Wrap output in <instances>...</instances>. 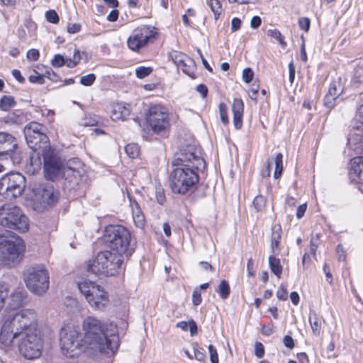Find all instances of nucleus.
Listing matches in <instances>:
<instances>
[{"mask_svg": "<svg viewBox=\"0 0 363 363\" xmlns=\"http://www.w3.org/2000/svg\"><path fill=\"white\" fill-rule=\"evenodd\" d=\"M266 203L265 198L262 195H257L253 201L255 208L257 211H261L264 207Z\"/></svg>", "mask_w": 363, "mask_h": 363, "instance_id": "nucleus-43", "label": "nucleus"}, {"mask_svg": "<svg viewBox=\"0 0 363 363\" xmlns=\"http://www.w3.org/2000/svg\"><path fill=\"white\" fill-rule=\"evenodd\" d=\"M199 150L187 146L181 151L172 164L177 166L169 176V186L174 194L184 195L196 188L199 177L196 170L205 168V161Z\"/></svg>", "mask_w": 363, "mask_h": 363, "instance_id": "nucleus-3", "label": "nucleus"}, {"mask_svg": "<svg viewBox=\"0 0 363 363\" xmlns=\"http://www.w3.org/2000/svg\"><path fill=\"white\" fill-rule=\"evenodd\" d=\"M347 151L348 156L354 157L355 155L363 152V128L357 127L354 129L347 138Z\"/></svg>", "mask_w": 363, "mask_h": 363, "instance_id": "nucleus-16", "label": "nucleus"}, {"mask_svg": "<svg viewBox=\"0 0 363 363\" xmlns=\"http://www.w3.org/2000/svg\"><path fill=\"white\" fill-rule=\"evenodd\" d=\"M35 200L46 205L54 204L58 199V193L55 191L54 186L50 184H43L36 189Z\"/></svg>", "mask_w": 363, "mask_h": 363, "instance_id": "nucleus-17", "label": "nucleus"}, {"mask_svg": "<svg viewBox=\"0 0 363 363\" xmlns=\"http://www.w3.org/2000/svg\"><path fill=\"white\" fill-rule=\"evenodd\" d=\"M43 157L45 176L47 179L55 181L64 177L71 187L78 184L83 169L81 168V162L77 159L69 160L65 167L60 159L50 150H44Z\"/></svg>", "mask_w": 363, "mask_h": 363, "instance_id": "nucleus-4", "label": "nucleus"}, {"mask_svg": "<svg viewBox=\"0 0 363 363\" xmlns=\"http://www.w3.org/2000/svg\"><path fill=\"white\" fill-rule=\"evenodd\" d=\"M241 21L238 18H233L231 21V30L233 32L237 31L240 28Z\"/></svg>", "mask_w": 363, "mask_h": 363, "instance_id": "nucleus-61", "label": "nucleus"}, {"mask_svg": "<svg viewBox=\"0 0 363 363\" xmlns=\"http://www.w3.org/2000/svg\"><path fill=\"white\" fill-rule=\"evenodd\" d=\"M155 196L159 204L162 205L166 201L164 189L161 187L156 188Z\"/></svg>", "mask_w": 363, "mask_h": 363, "instance_id": "nucleus-47", "label": "nucleus"}, {"mask_svg": "<svg viewBox=\"0 0 363 363\" xmlns=\"http://www.w3.org/2000/svg\"><path fill=\"white\" fill-rule=\"evenodd\" d=\"M242 79L245 82H250L254 77V73L250 68H245L242 71Z\"/></svg>", "mask_w": 363, "mask_h": 363, "instance_id": "nucleus-49", "label": "nucleus"}, {"mask_svg": "<svg viewBox=\"0 0 363 363\" xmlns=\"http://www.w3.org/2000/svg\"><path fill=\"white\" fill-rule=\"evenodd\" d=\"M306 208H307L306 203H303L302 205H300L298 207L297 211H296V217H297V218L301 219L304 216V214L306 213Z\"/></svg>", "mask_w": 363, "mask_h": 363, "instance_id": "nucleus-62", "label": "nucleus"}, {"mask_svg": "<svg viewBox=\"0 0 363 363\" xmlns=\"http://www.w3.org/2000/svg\"><path fill=\"white\" fill-rule=\"evenodd\" d=\"M104 240L113 251L123 257H130L135 250V242L130 232L123 225H110L106 228Z\"/></svg>", "mask_w": 363, "mask_h": 363, "instance_id": "nucleus-5", "label": "nucleus"}, {"mask_svg": "<svg viewBox=\"0 0 363 363\" xmlns=\"http://www.w3.org/2000/svg\"><path fill=\"white\" fill-rule=\"evenodd\" d=\"M0 225L26 233L29 229L30 222L20 207L13 203H5L0 207Z\"/></svg>", "mask_w": 363, "mask_h": 363, "instance_id": "nucleus-7", "label": "nucleus"}, {"mask_svg": "<svg viewBox=\"0 0 363 363\" xmlns=\"http://www.w3.org/2000/svg\"><path fill=\"white\" fill-rule=\"evenodd\" d=\"M309 322L313 334L318 336L321 332L322 319L315 312L310 313Z\"/></svg>", "mask_w": 363, "mask_h": 363, "instance_id": "nucleus-26", "label": "nucleus"}, {"mask_svg": "<svg viewBox=\"0 0 363 363\" xmlns=\"http://www.w3.org/2000/svg\"><path fill=\"white\" fill-rule=\"evenodd\" d=\"M283 343L284 346L289 349H293L294 347V339L290 335H285L284 337Z\"/></svg>", "mask_w": 363, "mask_h": 363, "instance_id": "nucleus-57", "label": "nucleus"}, {"mask_svg": "<svg viewBox=\"0 0 363 363\" xmlns=\"http://www.w3.org/2000/svg\"><path fill=\"white\" fill-rule=\"evenodd\" d=\"M38 314L31 308L9 313L0 331V342L5 347L17 345L26 359L41 354L42 341L38 334Z\"/></svg>", "mask_w": 363, "mask_h": 363, "instance_id": "nucleus-2", "label": "nucleus"}, {"mask_svg": "<svg viewBox=\"0 0 363 363\" xmlns=\"http://www.w3.org/2000/svg\"><path fill=\"white\" fill-rule=\"evenodd\" d=\"M28 79L31 83H36L39 84H43L45 82L43 75L38 74V73H36L35 75H30Z\"/></svg>", "mask_w": 363, "mask_h": 363, "instance_id": "nucleus-55", "label": "nucleus"}, {"mask_svg": "<svg viewBox=\"0 0 363 363\" xmlns=\"http://www.w3.org/2000/svg\"><path fill=\"white\" fill-rule=\"evenodd\" d=\"M264 354V350L263 345L260 342H257L255 345V355L257 357L261 358L263 357Z\"/></svg>", "mask_w": 363, "mask_h": 363, "instance_id": "nucleus-60", "label": "nucleus"}, {"mask_svg": "<svg viewBox=\"0 0 363 363\" xmlns=\"http://www.w3.org/2000/svg\"><path fill=\"white\" fill-rule=\"evenodd\" d=\"M23 240L13 232L0 238V264L10 266L18 262L24 252Z\"/></svg>", "mask_w": 363, "mask_h": 363, "instance_id": "nucleus-8", "label": "nucleus"}, {"mask_svg": "<svg viewBox=\"0 0 363 363\" xmlns=\"http://www.w3.org/2000/svg\"><path fill=\"white\" fill-rule=\"evenodd\" d=\"M356 119L357 123L363 126V94H361L359 101L357 106Z\"/></svg>", "mask_w": 363, "mask_h": 363, "instance_id": "nucleus-39", "label": "nucleus"}, {"mask_svg": "<svg viewBox=\"0 0 363 363\" xmlns=\"http://www.w3.org/2000/svg\"><path fill=\"white\" fill-rule=\"evenodd\" d=\"M67 59L61 55H55L51 61V64L55 67H61L64 65H66Z\"/></svg>", "mask_w": 363, "mask_h": 363, "instance_id": "nucleus-44", "label": "nucleus"}, {"mask_svg": "<svg viewBox=\"0 0 363 363\" xmlns=\"http://www.w3.org/2000/svg\"><path fill=\"white\" fill-rule=\"evenodd\" d=\"M277 297L281 301H285L287 299V291L286 287L281 284L277 289L276 293Z\"/></svg>", "mask_w": 363, "mask_h": 363, "instance_id": "nucleus-50", "label": "nucleus"}, {"mask_svg": "<svg viewBox=\"0 0 363 363\" xmlns=\"http://www.w3.org/2000/svg\"><path fill=\"white\" fill-rule=\"evenodd\" d=\"M26 297V292L23 287L16 288L11 294L9 301L10 308L16 309L21 307Z\"/></svg>", "mask_w": 363, "mask_h": 363, "instance_id": "nucleus-21", "label": "nucleus"}, {"mask_svg": "<svg viewBox=\"0 0 363 363\" xmlns=\"http://www.w3.org/2000/svg\"><path fill=\"white\" fill-rule=\"evenodd\" d=\"M338 97L333 96L331 93H327L324 99V104L329 108H332L335 105V101Z\"/></svg>", "mask_w": 363, "mask_h": 363, "instance_id": "nucleus-45", "label": "nucleus"}, {"mask_svg": "<svg viewBox=\"0 0 363 363\" xmlns=\"http://www.w3.org/2000/svg\"><path fill=\"white\" fill-rule=\"evenodd\" d=\"M152 71L150 67L140 66L135 69V74L138 78L143 79L147 77Z\"/></svg>", "mask_w": 363, "mask_h": 363, "instance_id": "nucleus-40", "label": "nucleus"}, {"mask_svg": "<svg viewBox=\"0 0 363 363\" xmlns=\"http://www.w3.org/2000/svg\"><path fill=\"white\" fill-rule=\"evenodd\" d=\"M194 357L199 362H203L206 358V354L203 350H200L196 347H194Z\"/></svg>", "mask_w": 363, "mask_h": 363, "instance_id": "nucleus-51", "label": "nucleus"}, {"mask_svg": "<svg viewBox=\"0 0 363 363\" xmlns=\"http://www.w3.org/2000/svg\"><path fill=\"white\" fill-rule=\"evenodd\" d=\"M48 77L49 79L53 82H57L58 77L54 71L50 67L46 68L45 72L43 74V77Z\"/></svg>", "mask_w": 363, "mask_h": 363, "instance_id": "nucleus-56", "label": "nucleus"}, {"mask_svg": "<svg viewBox=\"0 0 363 363\" xmlns=\"http://www.w3.org/2000/svg\"><path fill=\"white\" fill-rule=\"evenodd\" d=\"M1 121L9 125H21L26 121V116L23 111L18 110L9 113Z\"/></svg>", "mask_w": 363, "mask_h": 363, "instance_id": "nucleus-24", "label": "nucleus"}, {"mask_svg": "<svg viewBox=\"0 0 363 363\" xmlns=\"http://www.w3.org/2000/svg\"><path fill=\"white\" fill-rule=\"evenodd\" d=\"M219 112L221 122L224 125L228 124L229 122L228 117V108L224 103H220L219 104Z\"/></svg>", "mask_w": 363, "mask_h": 363, "instance_id": "nucleus-41", "label": "nucleus"}, {"mask_svg": "<svg viewBox=\"0 0 363 363\" xmlns=\"http://www.w3.org/2000/svg\"><path fill=\"white\" fill-rule=\"evenodd\" d=\"M244 104L240 99H235L232 105V111L233 113V124L236 129L241 128L242 125Z\"/></svg>", "mask_w": 363, "mask_h": 363, "instance_id": "nucleus-19", "label": "nucleus"}, {"mask_svg": "<svg viewBox=\"0 0 363 363\" xmlns=\"http://www.w3.org/2000/svg\"><path fill=\"white\" fill-rule=\"evenodd\" d=\"M78 289L94 310H102L108 303L107 293L94 281L83 280L78 283Z\"/></svg>", "mask_w": 363, "mask_h": 363, "instance_id": "nucleus-10", "label": "nucleus"}, {"mask_svg": "<svg viewBox=\"0 0 363 363\" xmlns=\"http://www.w3.org/2000/svg\"><path fill=\"white\" fill-rule=\"evenodd\" d=\"M218 292L223 299H226L230 294V286L227 281L223 280L218 285Z\"/></svg>", "mask_w": 363, "mask_h": 363, "instance_id": "nucleus-34", "label": "nucleus"}, {"mask_svg": "<svg viewBox=\"0 0 363 363\" xmlns=\"http://www.w3.org/2000/svg\"><path fill=\"white\" fill-rule=\"evenodd\" d=\"M15 101L11 96H4L0 100V108L2 111H8L15 106Z\"/></svg>", "mask_w": 363, "mask_h": 363, "instance_id": "nucleus-33", "label": "nucleus"}, {"mask_svg": "<svg viewBox=\"0 0 363 363\" xmlns=\"http://www.w3.org/2000/svg\"><path fill=\"white\" fill-rule=\"evenodd\" d=\"M46 127L35 121H32L24 128V135L27 143L33 149L42 148L47 150L49 147V138L45 134Z\"/></svg>", "mask_w": 363, "mask_h": 363, "instance_id": "nucleus-13", "label": "nucleus"}, {"mask_svg": "<svg viewBox=\"0 0 363 363\" xmlns=\"http://www.w3.org/2000/svg\"><path fill=\"white\" fill-rule=\"evenodd\" d=\"M276 255L272 254L269 256L268 261L271 272L278 278L281 277L283 267L281 264L280 259L275 257Z\"/></svg>", "mask_w": 363, "mask_h": 363, "instance_id": "nucleus-25", "label": "nucleus"}, {"mask_svg": "<svg viewBox=\"0 0 363 363\" xmlns=\"http://www.w3.org/2000/svg\"><path fill=\"white\" fill-rule=\"evenodd\" d=\"M130 201L134 224L137 228H143L145 224V216L136 201L130 199Z\"/></svg>", "mask_w": 363, "mask_h": 363, "instance_id": "nucleus-22", "label": "nucleus"}, {"mask_svg": "<svg viewBox=\"0 0 363 363\" xmlns=\"http://www.w3.org/2000/svg\"><path fill=\"white\" fill-rule=\"evenodd\" d=\"M194 67V62L191 59V63H189L186 60H184L182 65L177 67V68L182 69V71L186 75L193 77Z\"/></svg>", "mask_w": 363, "mask_h": 363, "instance_id": "nucleus-31", "label": "nucleus"}, {"mask_svg": "<svg viewBox=\"0 0 363 363\" xmlns=\"http://www.w3.org/2000/svg\"><path fill=\"white\" fill-rule=\"evenodd\" d=\"M157 34L155 27L141 26L133 30L127 40L128 48L133 51H139Z\"/></svg>", "mask_w": 363, "mask_h": 363, "instance_id": "nucleus-15", "label": "nucleus"}, {"mask_svg": "<svg viewBox=\"0 0 363 363\" xmlns=\"http://www.w3.org/2000/svg\"><path fill=\"white\" fill-rule=\"evenodd\" d=\"M261 22L262 21L260 17L255 16L252 18L250 21V26L252 28L256 29L260 26Z\"/></svg>", "mask_w": 363, "mask_h": 363, "instance_id": "nucleus-64", "label": "nucleus"}, {"mask_svg": "<svg viewBox=\"0 0 363 363\" xmlns=\"http://www.w3.org/2000/svg\"><path fill=\"white\" fill-rule=\"evenodd\" d=\"M23 277L28 289L33 294L42 295L49 288V272L43 264L28 267L23 272Z\"/></svg>", "mask_w": 363, "mask_h": 363, "instance_id": "nucleus-9", "label": "nucleus"}, {"mask_svg": "<svg viewBox=\"0 0 363 363\" xmlns=\"http://www.w3.org/2000/svg\"><path fill=\"white\" fill-rule=\"evenodd\" d=\"M124 258L113 251L104 250L89 261L87 270L96 275L114 276L119 272Z\"/></svg>", "mask_w": 363, "mask_h": 363, "instance_id": "nucleus-6", "label": "nucleus"}, {"mask_svg": "<svg viewBox=\"0 0 363 363\" xmlns=\"http://www.w3.org/2000/svg\"><path fill=\"white\" fill-rule=\"evenodd\" d=\"M131 106L124 102H114L111 105L110 116L114 121H124L130 114Z\"/></svg>", "mask_w": 363, "mask_h": 363, "instance_id": "nucleus-18", "label": "nucleus"}, {"mask_svg": "<svg viewBox=\"0 0 363 363\" xmlns=\"http://www.w3.org/2000/svg\"><path fill=\"white\" fill-rule=\"evenodd\" d=\"M343 91V88L339 81L333 82L328 89V93H331L333 96L339 97Z\"/></svg>", "mask_w": 363, "mask_h": 363, "instance_id": "nucleus-32", "label": "nucleus"}, {"mask_svg": "<svg viewBox=\"0 0 363 363\" xmlns=\"http://www.w3.org/2000/svg\"><path fill=\"white\" fill-rule=\"evenodd\" d=\"M25 186V177L20 173L11 172L0 179V194L4 195L7 199H12L21 195Z\"/></svg>", "mask_w": 363, "mask_h": 363, "instance_id": "nucleus-12", "label": "nucleus"}, {"mask_svg": "<svg viewBox=\"0 0 363 363\" xmlns=\"http://www.w3.org/2000/svg\"><path fill=\"white\" fill-rule=\"evenodd\" d=\"M9 286L5 282L0 283V312L5 305V301L8 297Z\"/></svg>", "mask_w": 363, "mask_h": 363, "instance_id": "nucleus-30", "label": "nucleus"}, {"mask_svg": "<svg viewBox=\"0 0 363 363\" xmlns=\"http://www.w3.org/2000/svg\"><path fill=\"white\" fill-rule=\"evenodd\" d=\"M259 91V85L253 84L249 90V96L252 100H256Z\"/></svg>", "mask_w": 363, "mask_h": 363, "instance_id": "nucleus-59", "label": "nucleus"}, {"mask_svg": "<svg viewBox=\"0 0 363 363\" xmlns=\"http://www.w3.org/2000/svg\"><path fill=\"white\" fill-rule=\"evenodd\" d=\"M354 77L357 83H363V60L358 62L354 68Z\"/></svg>", "mask_w": 363, "mask_h": 363, "instance_id": "nucleus-37", "label": "nucleus"}, {"mask_svg": "<svg viewBox=\"0 0 363 363\" xmlns=\"http://www.w3.org/2000/svg\"><path fill=\"white\" fill-rule=\"evenodd\" d=\"M96 80V75L94 74L90 73L86 75L82 76L80 78V83L86 86H91L94 84Z\"/></svg>", "mask_w": 363, "mask_h": 363, "instance_id": "nucleus-42", "label": "nucleus"}, {"mask_svg": "<svg viewBox=\"0 0 363 363\" xmlns=\"http://www.w3.org/2000/svg\"><path fill=\"white\" fill-rule=\"evenodd\" d=\"M0 158L10 160L13 164H20L22 160L17 139L13 135L3 131H0Z\"/></svg>", "mask_w": 363, "mask_h": 363, "instance_id": "nucleus-14", "label": "nucleus"}, {"mask_svg": "<svg viewBox=\"0 0 363 363\" xmlns=\"http://www.w3.org/2000/svg\"><path fill=\"white\" fill-rule=\"evenodd\" d=\"M283 155L281 153L279 152L276 154L274 158V164H275V169L274 172V179H277L280 177L283 170V164H282Z\"/></svg>", "mask_w": 363, "mask_h": 363, "instance_id": "nucleus-28", "label": "nucleus"}, {"mask_svg": "<svg viewBox=\"0 0 363 363\" xmlns=\"http://www.w3.org/2000/svg\"><path fill=\"white\" fill-rule=\"evenodd\" d=\"M208 350L211 363H218V355L216 347L212 345H210L208 346Z\"/></svg>", "mask_w": 363, "mask_h": 363, "instance_id": "nucleus-48", "label": "nucleus"}, {"mask_svg": "<svg viewBox=\"0 0 363 363\" xmlns=\"http://www.w3.org/2000/svg\"><path fill=\"white\" fill-rule=\"evenodd\" d=\"M207 5L214 14V18L217 20L222 11L221 4L219 0H208Z\"/></svg>", "mask_w": 363, "mask_h": 363, "instance_id": "nucleus-29", "label": "nucleus"}, {"mask_svg": "<svg viewBox=\"0 0 363 363\" xmlns=\"http://www.w3.org/2000/svg\"><path fill=\"white\" fill-rule=\"evenodd\" d=\"M39 55H40V54H39V51L38 50L30 49L27 52L26 57L28 60L36 61L38 60Z\"/></svg>", "mask_w": 363, "mask_h": 363, "instance_id": "nucleus-53", "label": "nucleus"}, {"mask_svg": "<svg viewBox=\"0 0 363 363\" xmlns=\"http://www.w3.org/2000/svg\"><path fill=\"white\" fill-rule=\"evenodd\" d=\"M171 57L177 67H179L180 65H182L184 60L191 63V58L178 51H173L171 52Z\"/></svg>", "mask_w": 363, "mask_h": 363, "instance_id": "nucleus-27", "label": "nucleus"}, {"mask_svg": "<svg viewBox=\"0 0 363 363\" xmlns=\"http://www.w3.org/2000/svg\"><path fill=\"white\" fill-rule=\"evenodd\" d=\"M289 81L291 83H293L295 79L296 74V69L293 62H290L289 65Z\"/></svg>", "mask_w": 363, "mask_h": 363, "instance_id": "nucleus-63", "label": "nucleus"}, {"mask_svg": "<svg viewBox=\"0 0 363 363\" xmlns=\"http://www.w3.org/2000/svg\"><path fill=\"white\" fill-rule=\"evenodd\" d=\"M46 19L48 22L52 23H57L59 21V16L57 12L54 10H49L45 13Z\"/></svg>", "mask_w": 363, "mask_h": 363, "instance_id": "nucleus-46", "label": "nucleus"}, {"mask_svg": "<svg viewBox=\"0 0 363 363\" xmlns=\"http://www.w3.org/2000/svg\"><path fill=\"white\" fill-rule=\"evenodd\" d=\"M281 228L280 225H274L272 228L271 250L274 255H278L280 252V242L281 239Z\"/></svg>", "mask_w": 363, "mask_h": 363, "instance_id": "nucleus-23", "label": "nucleus"}, {"mask_svg": "<svg viewBox=\"0 0 363 363\" xmlns=\"http://www.w3.org/2000/svg\"><path fill=\"white\" fill-rule=\"evenodd\" d=\"M145 118L147 125L155 134H164L170 127L168 110L162 105H151L145 113Z\"/></svg>", "mask_w": 363, "mask_h": 363, "instance_id": "nucleus-11", "label": "nucleus"}, {"mask_svg": "<svg viewBox=\"0 0 363 363\" xmlns=\"http://www.w3.org/2000/svg\"><path fill=\"white\" fill-rule=\"evenodd\" d=\"M67 32L72 34L77 33L81 30V25L79 23H70L67 26Z\"/></svg>", "mask_w": 363, "mask_h": 363, "instance_id": "nucleus-58", "label": "nucleus"}, {"mask_svg": "<svg viewBox=\"0 0 363 363\" xmlns=\"http://www.w3.org/2000/svg\"><path fill=\"white\" fill-rule=\"evenodd\" d=\"M267 34L268 36H270L274 39H276L281 45L282 48L286 47V43L284 40V38L281 33V32L277 29H269L267 30Z\"/></svg>", "mask_w": 363, "mask_h": 363, "instance_id": "nucleus-36", "label": "nucleus"}, {"mask_svg": "<svg viewBox=\"0 0 363 363\" xmlns=\"http://www.w3.org/2000/svg\"><path fill=\"white\" fill-rule=\"evenodd\" d=\"M82 328L83 339L73 326L67 325L61 329L60 347L65 356L75 357L83 352L111 355L118 349L120 341L116 325L88 316L83 321Z\"/></svg>", "mask_w": 363, "mask_h": 363, "instance_id": "nucleus-1", "label": "nucleus"}, {"mask_svg": "<svg viewBox=\"0 0 363 363\" xmlns=\"http://www.w3.org/2000/svg\"><path fill=\"white\" fill-rule=\"evenodd\" d=\"M125 151L130 158H135L139 155L140 148L137 144L130 143L125 147Z\"/></svg>", "mask_w": 363, "mask_h": 363, "instance_id": "nucleus-35", "label": "nucleus"}, {"mask_svg": "<svg viewBox=\"0 0 363 363\" xmlns=\"http://www.w3.org/2000/svg\"><path fill=\"white\" fill-rule=\"evenodd\" d=\"M311 21L308 18H301L298 20V25L302 30L308 31L310 28Z\"/></svg>", "mask_w": 363, "mask_h": 363, "instance_id": "nucleus-52", "label": "nucleus"}, {"mask_svg": "<svg viewBox=\"0 0 363 363\" xmlns=\"http://www.w3.org/2000/svg\"><path fill=\"white\" fill-rule=\"evenodd\" d=\"M350 174L357 177L359 183V187L363 186V157H354L350 160Z\"/></svg>", "mask_w": 363, "mask_h": 363, "instance_id": "nucleus-20", "label": "nucleus"}, {"mask_svg": "<svg viewBox=\"0 0 363 363\" xmlns=\"http://www.w3.org/2000/svg\"><path fill=\"white\" fill-rule=\"evenodd\" d=\"M201 296L198 289H196L192 294V302L194 306H199L201 303Z\"/></svg>", "mask_w": 363, "mask_h": 363, "instance_id": "nucleus-54", "label": "nucleus"}, {"mask_svg": "<svg viewBox=\"0 0 363 363\" xmlns=\"http://www.w3.org/2000/svg\"><path fill=\"white\" fill-rule=\"evenodd\" d=\"M80 60V52L79 50L75 49L73 53L72 58L67 59L66 65L70 68L74 67L79 62Z\"/></svg>", "mask_w": 363, "mask_h": 363, "instance_id": "nucleus-38", "label": "nucleus"}]
</instances>
